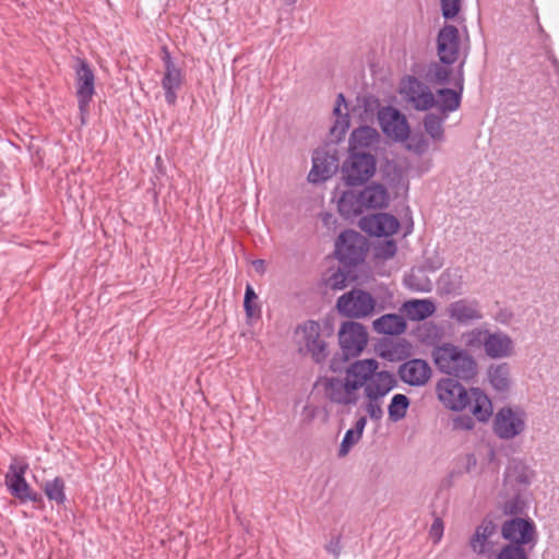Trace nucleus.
<instances>
[{"mask_svg":"<svg viewBox=\"0 0 559 559\" xmlns=\"http://www.w3.org/2000/svg\"><path fill=\"white\" fill-rule=\"evenodd\" d=\"M378 369L376 359H361L346 369L344 378H324L320 385L329 401L343 406L355 405L362 389L364 409L370 419L379 421L384 414L383 400L395 388L396 380L389 371Z\"/></svg>","mask_w":559,"mask_h":559,"instance_id":"obj_1","label":"nucleus"},{"mask_svg":"<svg viewBox=\"0 0 559 559\" xmlns=\"http://www.w3.org/2000/svg\"><path fill=\"white\" fill-rule=\"evenodd\" d=\"M437 394L445 407L456 412L468 408L479 421H487L492 414L491 401L483 390H467L454 379L440 380L437 384Z\"/></svg>","mask_w":559,"mask_h":559,"instance_id":"obj_2","label":"nucleus"},{"mask_svg":"<svg viewBox=\"0 0 559 559\" xmlns=\"http://www.w3.org/2000/svg\"><path fill=\"white\" fill-rule=\"evenodd\" d=\"M389 202L390 195L386 188L373 182L361 190L344 191L337 201V209L343 217L353 218L365 211L384 209Z\"/></svg>","mask_w":559,"mask_h":559,"instance_id":"obj_3","label":"nucleus"},{"mask_svg":"<svg viewBox=\"0 0 559 559\" xmlns=\"http://www.w3.org/2000/svg\"><path fill=\"white\" fill-rule=\"evenodd\" d=\"M437 367L444 373L469 380L477 374L475 358L464 348L451 343H443L433 350Z\"/></svg>","mask_w":559,"mask_h":559,"instance_id":"obj_4","label":"nucleus"},{"mask_svg":"<svg viewBox=\"0 0 559 559\" xmlns=\"http://www.w3.org/2000/svg\"><path fill=\"white\" fill-rule=\"evenodd\" d=\"M399 93L417 111L429 110L436 105V96L430 86L414 75H406L401 80Z\"/></svg>","mask_w":559,"mask_h":559,"instance_id":"obj_5","label":"nucleus"},{"mask_svg":"<svg viewBox=\"0 0 559 559\" xmlns=\"http://www.w3.org/2000/svg\"><path fill=\"white\" fill-rule=\"evenodd\" d=\"M336 308L345 317L361 319L373 313L376 300L368 292L352 289L337 299Z\"/></svg>","mask_w":559,"mask_h":559,"instance_id":"obj_6","label":"nucleus"},{"mask_svg":"<svg viewBox=\"0 0 559 559\" xmlns=\"http://www.w3.org/2000/svg\"><path fill=\"white\" fill-rule=\"evenodd\" d=\"M376 173V158L366 152H349L343 166L344 179L348 186H357L369 180Z\"/></svg>","mask_w":559,"mask_h":559,"instance_id":"obj_7","label":"nucleus"},{"mask_svg":"<svg viewBox=\"0 0 559 559\" xmlns=\"http://www.w3.org/2000/svg\"><path fill=\"white\" fill-rule=\"evenodd\" d=\"M526 427L525 413L520 408L502 407L493 418V432L502 440L520 436Z\"/></svg>","mask_w":559,"mask_h":559,"instance_id":"obj_8","label":"nucleus"},{"mask_svg":"<svg viewBox=\"0 0 559 559\" xmlns=\"http://www.w3.org/2000/svg\"><path fill=\"white\" fill-rule=\"evenodd\" d=\"M378 120L388 138L396 142L409 139L411 129L407 118L399 109L391 106L381 108L378 112Z\"/></svg>","mask_w":559,"mask_h":559,"instance_id":"obj_9","label":"nucleus"},{"mask_svg":"<svg viewBox=\"0 0 559 559\" xmlns=\"http://www.w3.org/2000/svg\"><path fill=\"white\" fill-rule=\"evenodd\" d=\"M335 253L343 263L355 265L364 260L365 240L357 231H343L335 243Z\"/></svg>","mask_w":559,"mask_h":559,"instance_id":"obj_10","label":"nucleus"},{"mask_svg":"<svg viewBox=\"0 0 559 559\" xmlns=\"http://www.w3.org/2000/svg\"><path fill=\"white\" fill-rule=\"evenodd\" d=\"M340 345L345 356H358L368 343V333L362 324L347 321L338 331Z\"/></svg>","mask_w":559,"mask_h":559,"instance_id":"obj_11","label":"nucleus"},{"mask_svg":"<svg viewBox=\"0 0 559 559\" xmlns=\"http://www.w3.org/2000/svg\"><path fill=\"white\" fill-rule=\"evenodd\" d=\"M320 324L308 321L296 329L295 335L299 345L304 346L317 362L326 357V344L320 338Z\"/></svg>","mask_w":559,"mask_h":559,"instance_id":"obj_12","label":"nucleus"},{"mask_svg":"<svg viewBox=\"0 0 559 559\" xmlns=\"http://www.w3.org/2000/svg\"><path fill=\"white\" fill-rule=\"evenodd\" d=\"M464 58H466V56H464ZM464 63L465 59L460 62L456 75L453 79V85L456 90L439 88L435 94L436 105L433 107H436L444 117H448L450 112L459 109L461 105L462 92L464 88Z\"/></svg>","mask_w":559,"mask_h":559,"instance_id":"obj_13","label":"nucleus"},{"mask_svg":"<svg viewBox=\"0 0 559 559\" xmlns=\"http://www.w3.org/2000/svg\"><path fill=\"white\" fill-rule=\"evenodd\" d=\"M27 467L26 463L14 459L5 474V485L13 497L22 501H36L37 495L33 492L24 477Z\"/></svg>","mask_w":559,"mask_h":559,"instance_id":"obj_14","label":"nucleus"},{"mask_svg":"<svg viewBox=\"0 0 559 559\" xmlns=\"http://www.w3.org/2000/svg\"><path fill=\"white\" fill-rule=\"evenodd\" d=\"M461 49L459 29L453 25H445L439 31L437 37V55L439 60L445 64H453Z\"/></svg>","mask_w":559,"mask_h":559,"instance_id":"obj_15","label":"nucleus"},{"mask_svg":"<svg viewBox=\"0 0 559 559\" xmlns=\"http://www.w3.org/2000/svg\"><path fill=\"white\" fill-rule=\"evenodd\" d=\"M503 538L511 542L510 545H524L535 542L536 531L532 521L515 518L506 521L501 527Z\"/></svg>","mask_w":559,"mask_h":559,"instance_id":"obj_16","label":"nucleus"},{"mask_svg":"<svg viewBox=\"0 0 559 559\" xmlns=\"http://www.w3.org/2000/svg\"><path fill=\"white\" fill-rule=\"evenodd\" d=\"M76 73V96L81 112H85L95 93V75L84 60H79Z\"/></svg>","mask_w":559,"mask_h":559,"instance_id":"obj_17","label":"nucleus"},{"mask_svg":"<svg viewBox=\"0 0 559 559\" xmlns=\"http://www.w3.org/2000/svg\"><path fill=\"white\" fill-rule=\"evenodd\" d=\"M359 226L369 235L377 237H389L397 231L400 223L391 214L378 213L362 217L359 222Z\"/></svg>","mask_w":559,"mask_h":559,"instance_id":"obj_18","label":"nucleus"},{"mask_svg":"<svg viewBox=\"0 0 559 559\" xmlns=\"http://www.w3.org/2000/svg\"><path fill=\"white\" fill-rule=\"evenodd\" d=\"M514 341L501 330H489L484 353L491 359L509 358L514 355Z\"/></svg>","mask_w":559,"mask_h":559,"instance_id":"obj_19","label":"nucleus"},{"mask_svg":"<svg viewBox=\"0 0 559 559\" xmlns=\"http://www.w3.org/2000/svg\"><path fill=\"white\" fill-rule=\"evenodd\" d=\"M448 316L460 324H468L484 318L481 307L475 299H460L449 305Z\"/></svg>","mask_w":559,"mask_h":559,"instance_id":"obj_20","label":"nucleus"},{"mask_svg":"<svg viewBox=\"0 0 559 559\" xmlns=\"http://www.w3.org/2000/svg\"><path fill=\"white\" fill-rule=\"evenodd\" d=\"M497 534V527L491 521H483L469 539L472 550L485 557H490L496 552L492 537Z\"/></svg>","mask_w":559,"mask_h":559,"instance_id":"obj_21","label":"nucleus"},{"mask_svg":"<svg viewBox=\"0 0 559 559\" xmlns=\"http://www.w3.org/2000/svg\"><path fill=\"white\" fill-rule=\"evenodd\" d=\"M165 73L162 80V86L165 91V99L168 105H174L177 99V91L182 83L181 70L173 62L169 53L165 50L164 56Z\"/></svg>","mask_w":559,"mask_h":559,"instance_id":"obj_22","label":"nucleus"},{"mask_svg":"<svg viewBox=\"0 0 559 559\" xmlns=\"http://www.w3.org/2000/svg\"><path fill=\"white\" fill-rule=\"evenodd\" d=\"M401 379L411 385H424L431 376L429 365L421 359H412L400 367Z\"/></svg>","mask_w":559,"mask_h":559,"instance_id":"obj_23","label":"nucleus"},{"mask_svg":"<svg viewBox=\"0 0 559 559\" xmlns=\"http://www.w3.org/2000/svg\"><path fill=\"white\" fill-rule=\"evenodd\" d=\"M337 169V160L324 152H317L312 157V168L308 175L311 182H320L330 178Z\"/></svg>","mask_w":559,"mask_h":559,"instance_id":"obj_24","label":"nucleus"},{"mask_svg":"<svg viewBox=\"0 0 559 559\" xmlns=\"http://www.w3.org/2000/svg\"><path fill=\"white\" fill-rule=\"evenodd\" d=\"M380 142V134L374 128L360 127L355 129L349 139V152L373 150Z\"/></svg>","mask_w":559,"mask_h":559,"instance_id":"obj_25","label":"nucleus"},{"mask_svg":"<svg viewBox=\"0 0 559 559\" xmlns=\"http://www.w3.org/2000/svg\"><path fill=\"white\" fill-rule=\"evenodd\" d=\"M487 378L497 392L504 393L511 389V368L507 362L491 364L487 369Z\"/></svg>","mask_w":559,"mask_h":559,"instance_id":"obj_26","label":"nucleus"},{"mask_svg":"<svg viewBox=\"0 0 559 559\" xmlns=\"http://www.w3.org/2000/svg\"><path fill=\"white\" fill-rule=\"evenodd\" d=\"M402 312L412 321L425 320L436 311L435 304L429 299H412L405 301Z\"/></svg>","mask_w":559,"mask_h":559,"instance_id":"obj_27","label":"nucleus"},{"mask_svg":"<svg viewBox=\"0 0 559 559\" xmlns=\"http://www.w3.org/2000/svg\"><path fill=\"white\" fill-rule=\"evenodd\" d=\"M534 477V472L523 462L512 460L507 469L504 479L512 486H527Z\"/></svg>","mask_w":559,"mask_h":559,"instance_id":"obj_28","label":"nucleus"},{"mask_svg":"<svg viewBox=\"0 0 559 559\" xmlns=\"http://www.w3.org/2000/svg\"><path fill=\"white\" fill-rule=\"evenodd\" d=\"M372 326L379 334L399 335L406 330V322L403 316L389 313L374 320Z\"/></svg>","mask_w":559,"mask_h":559,"instance_id":"obj_29","label":"nucleus"},{"mask_svg":"<svg viewBox=\"0 0 559 559\" xmlns=\"http://www.w3.org/2000/svg\"><path fill=\"white\" fill-rule=\"evenodd\" d=\"M452 64H445L440 62H433L428 67L427 79L429 82L436 85H444L453 83L454 74Z\"/></svg>","mask_w":559,"mask_h":559,"instance_id":"obj_30","label":"nucleus"},{"mask_svg":"<svg viewBox=\"0 0 559 559\" xmlns=\"http://www.w3.org/2000/svg\"><path fill=\"white\" fill-rule=\"evenodd\" d=\"M462 286V275L456 270L443 272L438 281L439 289L447 295L461 294Z\"/></svg>","mask_w":559,"mask_h":559,"instance_id":"obj_31","label":"nucleus"},{"mask_svg":"<svg viewBox=\"0 0 559 559\" xmlns=\"http://www.w3.org/2000/svg\"><path fill=\"white\" fill-rule=\"evenodd\" d=\"M409 407V399L404 394H395L388 406L389 419L393 423L405 418Z\"/></svg>","mask_w":559,"mask_h":559,"instance_id":"obj_32","label":"nucleus"},{"mask_svg":"<svg viewBox=\"0 0 559 559\" xmlns=\"http://www.w3.org/2000/svg\"><path fill=\"white\" fill-rule=\"evenodd\" d=\"M489 329L484 328H474L469 331H466L462 334V341L467 349L476 350V349H485L486 346V337L488 335Z\"/></svg>","mask_w":559,"mask_h":559,"instance_id":"obj_33","label":"nucleus"},{"mask_svg":"<svg viewBox=\"0 0 559 559\" xmlns=\"http://www.w3.org/2000/svg\"><path fill=\"white\" fill-rule=\"evenodd\" d=\"M447 117L428 114L424 119V127L427 134L435 141L443 140V121Z\"/></svg>","mask_w":559,"mask_h":559,"instance_id":"obj_34","label":"nucleus"},{"mask_svg":"<svg viewBox=\"0 0 559 559\" xmlns=\"http://www.w3.org/2000/svg\"><path fill=\"white\" fill-rule=\"evenodd\" d=\"M44 491L49 500H53L57 503H62L66 499L64 481L60 477L46 481Z\"/></svg>","mask_w":559,"mask_h":559,"instance_id":"obj_35","label":"nucleus"},{"mask_svg":"<svg viewBox=\"0 0 559 559\" xmlns=\"http://www.w3.org/2000/svg\"><path fill=\"white\" fill-rule=\"evenodd\" d=\"M258 299L257 294L250 285H247L243 300V308L249 319H255L260 317V306L255 302Z\"/></svg>","mask_w":559,"mask_h":559,"instance_id":"obj_36","label":"nucleus"},{"mask_svg":"<svg viewBox=\"0 0 559 559\" xmlns=\"http://www.w3.org/2000/svg\"><path fill=\"white\" fill-rule=\"evenodd\" d=\"M497 559H528L524 547L520 545H507L497 556Z\"/></svg>","mask_w":559,"mask_h":559,"instance_id":"obj_37","label":"nucleus"},{"mask_svg":"<svg viewBox=\"0 0 559 559\" xmlns=\"http://www.w3.org/2000/svg\"><path fill=\"white\" fill-rule=\"evenodd\" d=\"M405 284L415 292L428 293L431 290V283L427 277L419 280L416 274L412 273L405 277Z\"/></svg>","mask_w":559,"mask_h":559,"instance_id":"obj_38","label":"nucleus"},{"mask_svg":"<svg viewBox=\"0 0 559 559\" xmlns=\"http://www.w3.org/2000/svg\"><path fill=\"white\" fill-rule=\"evenodd\" d=\"M361 439L356 432L347 430L338 449V456L345 457L350 449Z\"/></svg>","mask_w":559,"mask_h":559,"instance_id":"obj_39","label":"nucleus"},{"mask_svg":"<svg viewBox=\"0 0 559 559\" xmlns=\"http://www.w3.org/2000/svg\"><path fill=\"white\" fill-rule=\"evenodd\" d=\"M428 148L429 142L424 135H414L409 139V142L407 143V150L418 155L426 153Z\"/></svg>","mask_w":559,"mask_h":559,"instance_id":"obj_40","label":"nucleus"},{"mask_svg":"<svg viewBox=\"0 0 559 559\" xmlns=\"http://www.w3.org/2000/svg\"><path fill=\"white\" fill-rule=\"evenodd\" d=\"M442 15L445 19L454 17L460 11V0H440Z\"/></svg>","mask_w":559,"mask_h":559,"instance_id":"obj_41","label":"nucleus"},{"mask_svg":"<svg viewBox=\"0 0 559 559\" xmlns=\"http://www.w3.org/2000/svg\"><path fill=\"white\" fill-rule=\"evenodd\" d=\"M396 252V245L393 240H386L384 243L377 247V257L381 259H390Z\"/></svg>","mask_w":559,"mask_h":559,"instance_id":"obj_42","label":"nucleus"},{"mask_svg":"<svg viewBox=\"0 0 559 559\" xmlns=\"http://www.w3.org/2000/svg\"><path fill=\"white\" fill-rule=\"evenodd\" d=\"M328 286L333 290H340L346 287V276L342 272H335L328 280Z\"/></svg>","mask_w":559,"mask_h":559,"instance_id":"obj_43","label":"nucleus"},{"mask_svg":"<svg viewBox=\"0 0 559 559\" xmlns=\"http://www.w3.org/2000/svg\"><path fill=\"white\" fill-rule=\"evenodd\" d=\"M348 129V119L345 117L337 118L333 127L331 128V133L336 138L341 139L344 136L346 130Z\"/></svg>","mask_w":559,"mask_h":559,"instance_id":"obj_44","label":"nucleus"},{"mask_svg":"<svg viewBox=\"0 0 559 559\" xmlns=\"http://www.w3.org/2000/svg\"><path fill=\"white\" fill-rule=\"evenodd\" d=\"M454 429L471 430L474 428V420L468 416H456L453 419Z\"/></svg>","mask_w":559,"mask_h":559,"instance_id":"obj_45","label":"nucleus"},{"mask_svg":"<svg viewBox=\"0 0 559 559\" xmlns=\"http://www.w3.org/2000/svg\"><path fill=\"white\" fill-rule=\"evenodd\" d=\"M476 457L473 454H466L461 459V468L459 473L461 472H469L473 467L476 466Z\"/></svg>","mask_w":559,"mask_h":559,"instance_id":"obj_46","label":"nucleus"},{"mask_svg":"<svg viewBox=\"0 0 559 559\" xmlns=\"http://www.w3.org/2000/svg\"><path fill=\"white\" fill-rule=\"evenodd\" d=\"M325 549L333 554L335 557L340 555L341 551V542L338 537L333 538L329 544H326Z\"/></svg>","mask_w":559,"mask_h":559,"instance_id":"obj_47","label":"nucleus"},{"mask_svg":"<svg viewBox=\"0 0 559 559\" xmlns=\"http://www.w3.org/2000/svg\"><path fill=\"white\" fill-rule=\"evenodd\" d=\"M366 425L367 418L365 416H361L356 420L355 427L349 430L356 432L359 437H362V432L365 430Z\"/></svg>","mask_w":559,"mask_h":559,"instance_id":"obj_48","label":"nucleus"},{"mask_svg":"<svg viewBox=\"0 0 559 559\" xmlns=\"http://www.w3.org/2000/svg\"><path fill=\"white\" fill-rule=\"evenodd\" d=\"M345 104V98L342 94H340L337 96V102H336V105L334 107V115L337 117V118H342V117H345L347 118V114H342V105Z\"/></svg>","mask_w":559,"mask_h":559,"instance_id":"obj_49","label":"nucleus"},{"mask_svg":"<svg viewBox=\"0 0 559 559\" xmlns=\"http://www.w3.org/2000/svg\"><path fill=\"white\" fill-rule=\"evenodd\" d=\"M441 528V523L440 521H436L432 526H431V532L435 533V534H439V531Z\"/></svg>","mask_w":559,"mask_h":559,"instance_id":"obj_50","label":"nucleus"},{"mask_svg":"<svg viewBox=\"0 0 559 559\" xmlns=\"http://www.w3.org/2000/svg\"><path fill=\"white\" fill-rule=\"evenodd\" d=\"M253 265L255 266L257 270H263V266H264V261L263 260H257L253 262Z\"/></svg>","mask_w":559,"mask_h":559,"instance_id":"obj_51","label":"nucleus"},{"mask_svg":"<svg viewBox=\"0 0 559 559\" xmlns=\"http://www.w3.org/2000/svg\"><path fill=\"white\" fill-rule=\"evenodd\" d=\"M295 1L296 0H285V2L288 3V4H293V3H295Z\"/></svg>","mask_w":559,"mask_h":559,"instance_id":"obj_52","label":"nucleus"}]
</instances>
